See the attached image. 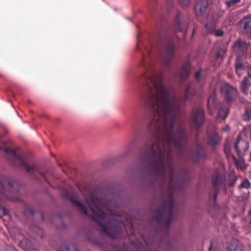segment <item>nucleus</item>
I'll return each instance as SVG.
<instances>
[{"label": "nucleus", "instance_id": "nucleus-7", "mask_svg": "<svg viewBox=\"0 0 251 251\" xmlns=\"http://www.w3.org/2000/svg\"><path fill=\"white\" fill-rule=\"evenodd\" d=\"M222 94L224 96L226 100L231 102L237 96V89L228 83L224 84L221 89Z\"/></svg>", "mask_w": 251, "mask_h": 251}, {"label": "nucleus", "instance_id": "nucleus-28", "mask_svg": "<svg viewBox=\"0 0 251 251\" xmlns=\"http://www.w3.org/2000/svg\"><path fill=\"white\" fill-rule=\"evenodd\" d=\"M183 7H187L190 3V0H178Z\"/></svg>", "mask_w": 251, "mask_h": 251}, {"label": "nucleus", "instance_id": "nucleus-22", "mask_svg": "<svg viewBox=\"0 0 251 251\" xmlns=\"http://www.w3.org/2000/svg\"><path fill=\"white\" fill-rule=\"evenodd\" d=\"M4 185H6L12 193L18 192V190L14 189V187L17 186V183L15 181L6 180Z\"/></svg>", "mask_w": 251, "mask_h": 251}, {"label": "nucleus", "instance_id": "nucleus-23", "mask_svg": "<svg viewBox=\"0 0 251 251\" xmlns=\"http://www.w3.org/2000/svg\"><path fill=\"white\" fill-rule=\"evenodd\" d=\"M248 79L245 77L241 84V88L243 93L245 94H247L248 92L249 86H248Z\"/></svg>", "mask_w": 251, "mask_h": 251}, {"label": "nucleus", "instance_id": "nucleus-8", "mask_svg": "<svg viewBox=\"0 0 251 251\" xmlns=\"http://www.w3.org/2000/svg\"><path fill=\"white\" fill-rule=\"evenodd\" d=\"M207 143L212 147H215L220 141L221 138L218 135L215 127L213 126H209L207 130Z\"/></svg>", "mask_w": 251, "mask_h": 251}, {"label": "nucleus", "instance_id": "nucleus-30", "mask_svg": "<svg viewBox=\"0 0 251 251\" xmlns=\"http://www.w3.org/2000/svg\"><path fill=\"white\" fill-rule=\"evenodd\" d=\"M224 34V32L221 29H218L214 32V35L216 36H222Z\"/></svg>", "mask_w": 251, "mask_h": 251}, {"label": "nucleus", "instance_id": "nucleus-12", "mask_svg": "<svg viewBox=\"0 0 251 251\" xmlns=\"http://www.w3.org/2000/svg\"><path fill=\"white\" fill-rule=\"evenodd\" d=\"M28 234L32 238L38 240L43 237V231L42 229L36 226H32L29 228Z\"/></svg>", "mask_w": 251, "mask_h": 251}, {"label": "nucleus", "instance_id": "nucleus-32", "mask_svg": "<svg viewBox=\"0 0 251 251\" xmlns=\"http://www.w3.org/2000/svg\"><path fill=\"white\" fill-rule=\"evenodd\" d=\"M213 244H214L213 242L211 243V245L209 248L208 251H220L219 248H215L214 249L213 248Z\"/></svg>", "mask_w": 251, "mask_h": 251}, {"label": "nucleus", "instance_id": "nucleus-36", "mask_svg": "<svg viewBox=\"0 0 251 251\" xmlns=\"http://www.w3.org/2000/svg\"><path fill=\"white\" fill-rule=\"evenodd\" d=\"M249 75L251 77V68H250V70L249 71Z\"/></svg>", "mask_w": 251, "mask_h": 251}, {"label": "nucleus", "instance_id": "nucleus-16", "mask_svg": "<svg viewBox=\"0 0 251 251\" xmlns=\"http://www.w3.org/2000/svg\"><path fill=\"white\" fill-rule=\"evenodd\" d=\"M185 23L182 19L181 14L178 13L176 15L174 28L176 32L182 31L184 28Z\"/></svg>", "mask_w": 251, "mask_h": 251}, {"label": "nucleus", "instance_id": "nucleus-34", "mask_svg": "<svg viewBox=\"0 0 251 251\" xmlns=\"http://www.w3.org/2000/svg\"><path fill=\"white\" fill-rule=\"evenodd\" d=\"M216 57H224L223 56H221L219 52H217L216 55Z\"/></svg>", "mask_w": 251, "mask_h": 251}, {"label": "nucleus", "instance_id": "nucleus-13", "mask_svg": "<svg viewBox=\"0 0 251 251\" xmlns=\"http://www.w3.org/2000/svg\"><path fill=\"white\" fill-rule=\"evenodd\" d=\"M227 251H244L243 246L237 239L232 238L227 247Z\"/></svg>", "mask_w": 251, "mask_h": 251}, {"label": "nucleus", "instance_id": "nucleus-5", "mask_svg": "<svg viewBox=\"0 0 251 251\" xmlns=\"http://www.w3.org/2000/svg\"><path fill=\"white\" fill-rule=\"evenodd\" d=\"M247 131L250 133V126H247L244 127L243 130L238 135L235 143V149L238 155H242L248 150L249 148V143L248 140L244 138L245 132Z\"/></svg>", "mask_w": 251, "mask_h": 251}, {"label": "nucleus", "instance_id": "nucleus-19", "mask_svg": "<svg viewBox=\"0 0 251 251\" xmlns=\"http://www.w3.org/2000/svg\"><path fill=\"white\" fill-rule=\"evenodd\" d=\"M190 69V63L188 62H185L182 67L180 73V77L181 80L185 79L189 74Z\"/></svg>", "mask_w": 251, "mask_h": 251}, {"label": "nucleus", "instance_id": "nucleus-4", "mask_svg": "<svg viewBox=\"0 0 251 251\" xmlns=\"http://www.w3.org/2000/svg\"><path fill=\"white\" fill-rule=\"evenodd\" d=\"M174 208L173 197L171 196L162 207L155 210L158 213V220L169 226L172 220Z\"/></svg>", "mask_w": 251, "mask_h": 251}, {"label": "nucleus", "instance_id": "nucleus-14", "mask_svg": "<svg viewBox=\"0 0 251 251\" xmlns=\"http://www.w3.org/2000/svg\"><path fill=\"white\" fill-rule=\"evenodd\" d=\"M240 26L244 33L251 35V17H244L241 22Z\"/></svg>", "mask_w": 251, "mask_h": 251}, {"label": "nucleus", "instance_id": "nucleus-15", "mask_svg": "<svg viewBox=\"0 0 251 251\" xmlns=\"http://www.w3.org/2000/svg\"><path fill=\"white\" fill-rule=\"evenodd\" d=\"M174 44L171 42H170L167 48L166 54L165 57H162V61L168 64L172 59L174 55Z\"/></svg>", "mask_w": 251, "mask_h": 251}, {"label": "nucleus", "instance_id": "nucleus-17", "mask_svg": "<svg viewBox=\"0 0 251 251\" xmlns=\"http://www.w3.org/2000/svg\"><path fill=\"white\" fill-rule=\"evenodd\" d=\"M218 19V17L213 15H211V20L208 21L205 25V27L208 32L212 33L214 31Z\"/></svg>", "mask_w": 251, "mask_h": 251}, {"label": "nucleus", "instance_id": "nucleus-3", "mask_svg": "<svg viewBox=\"0 0 251 251\" xmlns=\"http://www.w3.org/2000/svg\"><path fill=\"white\" fill-rule=\"evenodd\" d=\"M0 150L3 151L5 153L6 158L14 167L25 169L35 179H39L42 178L48 182L49 177L51 174L44 172L38 165L33 162L30 156L23 152L20 149H11L0 147Z\"/></svg>", "mask_w": 251, "mask_h": 251}, {"label": "nucleus", "instance_id": "nucleus-31", "mask_svg": "<svg viewBox=\"0 0 251 251\" xmlns=\"http://www.w3.org/2000/svg\"><path fill=\"white\" fill-rule=\"evenodd\" d=\"M201 75V70H199V71L196 72L195 75V78L196 80L199 81L200 80V76Z\"/></svg>", "mask_w": 251, "mask_h": 251}, {"label": "nucleus", "instance_id": "nucleus-24", "mask_svg": "<svg viewBox=\"0 0 251 251\" xmlns=\"http://www.w3.org/2000/svg\"><path fill=\"white\" fill-rule=\"evenodd\" d=\"M243 119L244 121H249L251 119V106L247 107L245 111L243 116Z\"/></svg>", "mask_w": 251, "mask_h": 251}, {"label": "nucleus", "instance_id": "nucleus-29", "mask_svg": "<svg viewBox=\"0 0 251 251\" xmlns=\"http://www.w3.org/2000/svg\"><path fill=\"white\" fill-rule=\"evenodd\" d=\"M236 181V178L235 177H233L230 178L229 180L228 185L230 187H232L234 186V184Z\"/></svg>", "mask_w": 251, "mask_h": 251}, {"label": "nucleus", "instance_id": "nucleus-1", "mask_svg": "<svg viewBox=\"0 0 251 251\" xmlns=\"http://www.w3.org/2000/svg\"><path fill=\"white\" fill-rule=\"evenodd\" d=\"M143 54L141 65L145 69L142 79L147 87V103L152 113V119L148 127L151 137L144 145L145 159L151 162V166L156 175L172 185L176 177L173 169L172 147L176 148L180 155L197 162L204 158L205 154L202 148L198 146L191 152L186 148L187 135L179 126L173 133L174 124L180 106L195 94V90L189 84L186 87L184 97L176 98L172 94L171 89L163 82V74L153 66L151 51Z\"/></svg>", "mask_w": 251, "mask_h": 251}, {"label": "nucleus", "instance_id": "nucleus-11", "mask_svg": "<svg viewBox=\"0 0 251 251\" xmlns=\"http://www.w3.org/2000/svg\"><path fill=\"white\" fill-rule=\"evenodd\" d=\"M208 1L207 0H199L196 5V14L197 16L203 15L208 7Z\"/></svg>", "mask_w": 251, "mask_h": 251}, {"label": "nucleus", "instance_id": "nucleus-39", "mask_svg": "<svg viewBox=\"0 0 251 251\" xmlns=\"http://www.w3.org/2000/svg\"><path fill=\"white\" fill-rule=\"evenodd\" d=\"M40 215L41 217H42V218L43 219V214L41 213H40Z\"/></svg>", "mask_w": 251, "mask_h": 251}, {"label": "nucleus", "instance_id": "nucleus-21", "mask_svg": "<svg viewBox=\"0 0 251 251\" xmlns=\"http://www.w3.org/2000/svg\"><path fill=\"white\" fill-rule=\"evenodd\" d=\"M207 106L209 109L216 108V95L213 90L207 100Z\"/></svg>", "mask_w": 251, "mask_h": 251}, {"label": "nucleus", "instance_id": "nucleus-2", "mask_svg": "<svg viewBox=\"0 0 251 251\" xmlns=\"http://www.w3.org/2000/svg\"><path fill=\"white\" fill-rule=\"evenodd\" d=\"M62 197L65 199L69 200L76 209L85 215H88V212L91 213V217L101 227L102 231L112 238H116L118 233L121 232L123 225L120 223L118 226L115 225V220H109L108 214L105 211L108 210L107 204L103 200L96 197L91 196L90 201L94 208L92 207L88 199L78 201L74 200L72 197V194L68 190H64L62 192Z\"/></svg>", "mask_w": 251, "mask_h": 251}, {"label": "nucleus", "instance_id": "nucleus-9", "mask_svg": "<svg viewBox=\"0 0 251 251\" xmlns=\"http://www.w3.org/2000/svg\"><path fill=\"white\" fill-rule=\"evenodd\" d=\"M223 182L222 176L218 173H215L212 176V186L214 189L213 201L216 202L219 194L220 187Z\"/></svg>", "mask_w": 251, "mask_h": 251}, {"label": "nucleus", "instance_id": "nucleus-26", "mask_svg": "<svg viewBox=\"0 0 251 251\" xmlns=\"http://www.w3.org/2000/svg\"><path fill=\"white\" fill-rule=\"evenodd\" d=\"M241 0H226L225 2L227 8H229L236 4L239 3Z\"/></svg>", "mask_w": 251, "mask_h": 251}, {"label": "nucleus", "instance_id": "nucleus-33", "mask_svg": "<svg viewBox=\"0 0 251 251\" xmlns=\"http://www.w3.org/2000/svg\"><path fill=\"white\" fill-rule=\"evenodd\" d=\"M229 130V127L228 126H226L225 127L223 128L224 131H228Z\"/></svg>", "mask_w": 251, "mask_h": 251}, {"label": "nucleus", "instance_id": "nucleus-38", "mask_svg": "<svg viewBox=\"0 0 251 251\" xmlns=\"http://www.w3.org/2000/svg\"><path fill=\"white\" fill-rule=\"evenodd\" d=\"M66 251H70L69 248L68 247H66Z\"/></svg>", "mask_w": 251, "mask_h": 251}, {"label": "nucleus", "instance_id": "nucleus-18", "mask_svg": "<svg viewBox=\"0 0 251 251\" xmlns=\"http://www.w3.org/2000/svg\"><path fill=\"white\" fill-rule=\"evenodd\" d=\"M229 107L227 104L222 103L218 110V117L225 119L228 114Z\"/></svg>", "mask_w": 251, "mask_h": 251}, {"label": "nucleus", "instance_id": "nucleus-20", "mask_svg": "<svg viewBox=\"0 0 251 251\" xmlns=\"http://www.w3.org/2000/svg\"><path fill=\"white\" fill-rule=\"evenodd\" d=\"M246 65L244 62L240 60L239 58H237L235 64V71L237 75L240 77L245 70Z\"/></svg>", "mask_w": 251, "mask_h": 251}, {"label": "nucleus", "instance_id": "nucleus-35", "mask_svg": "<svg viewBox=\"0 0 251 251\" xmlns=\"http://www.w3.org/2000/svg\"><path fill=\"white\" fill-rule=\"evenodd\" d=\"M29 212L31 214V215H33V214H34V211L33 210H30Z\"/></svg>", "mask_w": 251, "mask_h": 251}, {"label": "nucleus", "instance_id": "nucleus-41", "mask_svg": "<svg viewBox=\"0 0 251 251\" xmlns=\"http://www.w3.org/2000/svg\"><path fill=\"white\" fill-rule=\"evenodd\" d=\"M124 226L125 228L126 229V226L125 225H124Z\"/></svg>", "mask_w": 251, "mask_h": 251}, {"label": "nucleus", "instance_id": "nucleus-37", "mask_svg": "<svg viewBox=\"0 0 251 251\" xmlns=\"http://www.w3.org/2000/svg\"><path fill=\"white\" fill-rule=\"evenodd\" d=\"M79 189L80 191H81V193H82L83 195H85V192H84L83 191H82V190H80V188H79Z\"/></svg>", "mask_w": 251, "mask_h": 251}, {"label": "nucleus", "instance_id": "nucleus-6", "mask_svg": "<svg viewBox=\"0 0 251 251\" xmlns=\"http://www.w3.org/2000/svg\"><path fill=\"white\" fill-rule=\"evenodd\" d=\"M204 112L201 108L193 109L191 112L190 122L192 127L199 129L204 122Z\"/></svg>", "mask_w": 251, "mask_h": 251}, {"label": "nucleus", "instance_id": "nucleus-27", "mask_svg": "<svg viewBox=\"0 0 251 251\" xmlns=\"http://www.w3.org/2000/svg\"><path fill=\"white\" fill-rule=\"evenodd\" d=\"M251 185V182L248 179H246L243 181L239 185V187L241 188L248 189L250 188Z\"/></svg>", "mask_w": 251, "mask_h": 251}, {"label": "nucleus", "instance_id": "nucleus-10", "mask_svg": "<svg viewBox=\"0 0 251 251\" xmlns=\"http://www.w3.org/2000/svg\"><path fill=\"white\" fill-rule=\"evenodd\" d=\"M247 50V45L244 42L237 41L235 42L233 47V51L236 54L237 58L244 55Z\"/></svg>", "mask_w": 251, "mask_h": 251}, {"label": "nucleus", "instance_id": "nucleus-40", "mask_svg": "<svg viewBox=\"0 0 251 251\" xmlns=\"http://www.w3.org/2000/svg\"><path fill=\"white\" fill-rule=\"evenodd\" d=\"M225 151H226V153H227V150L226 149L225 150Z\"/></svg>", "mask_w": 251, "mask_h": 251}, {"label": "nucleus", "instance_id": "nucleus-25", "mask_svg": "<svg viewBox=\"0 0 251 251\" xmlns=\"http://www.w3.org/2000/svg\"><path fill=\"white\" fill-rule=\"evenodd\" d=\"M234 162L236 167L238 169H243L244 168V162L242 160L237 159L234 156H233Z\"/></svg>", "mask_w": 251, "mask_h": 251}]
</instances>
